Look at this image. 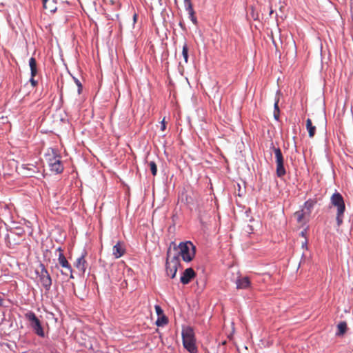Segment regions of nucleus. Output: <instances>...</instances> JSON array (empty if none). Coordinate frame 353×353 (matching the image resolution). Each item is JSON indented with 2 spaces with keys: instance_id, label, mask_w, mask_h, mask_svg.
<instances>
[{
  "instance_id": "nucleus-15",
  "label": "nucleus",
  "mask_w": 353,
  "mask_h": 353,
  "mask_svg": "<svg viewBox=\"0 0 353 353\" xmlns=\"http://www.w3.org/2000/svg\"><path fill=\"white\" fill-rule=\"evenodd\" d=\"M236 288L237 289H247L250 286V281L249 277H239L236 281Z\"/></svg>"
},
{
  "instance_id": "nucleus-3",
  "label": "nucleus",
  "mask_w": 353,
  "mask_h": 353,
  "mask_svg": "<svg viewBox=\"0 0 353 353\" xmlns=\"http://www.w3.org/2000/svg\"><path fill=\"white\" fill-rule=\"evenodd\" d=\"M181 334L184 347L190 353H196L197 347L193 328L190 326L183 327Z\"/></svg>"
},
{
  "instance_id": "nucleus-32",
  "label": "nucleus",
  "mask_w": 353,
  "mask_h": 353,
  "mask_svg": "<svg viewBox=\"0 0 353 353\" xmlns=\"http://www.w3.org/2000/svg\"><path fill=\"white\" fill-rule=\"evenodd\" d=\"M2 303H3V299H0V305H2Z\"/></svg>"
},
{
  "instance_id": "nucleus-13",
  "label": "nucleus",
  "mask_w": 353,
  "mask_h": 353,
  "mask_svg": "<svg viewBox=\"0 0 353 353\" xmlns=\"http://www.w3.org/2000/svg\"><path fill=\"white\" fill-rule=\"evenodd\" d=\"M86 266L87 262L85 259V255L82 254L77 259L76 263H74V267L81 274H84L86 270Z\"/></svg>"
},
{
  "instance_id": "nucleus-20",
  "label": "nucleus",
  "mask_w": 353,
  "mask_h": 353,
  "mask_svg": "<svg viewBox=\"0 0 353 353\" xmlns=\"http://www.w3.org/2000/svg\"><path fill=\"white\" fill-rule=\"evenodd\" d=\"M347 323L345 321L341 322L337 325V332L336 335L338 336H342L343 335L346 331H347Z\"/></svg>"
},
{
  "instance_id": "nucleus-18",
  "label": "nucleus",
  "mask_w": 353,
  "mask_h": 353,
  "mask_svg": "<svg viewBox=\"0 0 353 353\" xmlns=\"http://www.w3.org/2000/svg\"><path fill=\"white\" fill-rule=\"evenodd\" d=\"M306 128L308 131L309 137L312 138L316 132V127L313 125L312 120L310 119H307L306 120Z\"/></svg>"
},
{
  "instance_id": "nucleus-8",
  "label": "nucleus",
  "mask_w": 353,
  "mask_h": 353,
  "mask_svg": "<svg viewBox=\"0 0 353 353\" xmlns=\"http://www.w3.org/2000/svg\"><path fill=\"white\" fill-rule=\"evenodd\" d=\"M273 150H274L275 158H276V175L279 177H282L286 173L284 165H283V161H284L283 157L281 150L279 148H274Z\"/></svg>"
},
{
  "instance_id": "nucleus-23",
  "label": "nucleus",
  "mask_w": 353,
  "mask_h": 353,
  "mask_svg": "<svg viewBox=\"0 0 353 353\" xmlns=\"http://www.w3.org/2000/svg\"><path fill=\"white\" fill-rule=\"evenodd\" d=\"M182 54L184 58V61L185 63H188V47L186 43H185L183 46L182 49Z\"/></svg>"
},
{
  "instance_id": "nucleus-2",
  "label": "nucleus",
  "mask_w": 353,
  "mask_h": 353,
  "mask_svg": "<svg viewBox=\"0 0 353 353\" xmlns=\"http://www.w3.org/2000/svg\"><path fill=\"white\" fill-rule=\"evenodd\" d=\"M336 209V220L337 225L340 226L343 220L345 212V204L343 196L339 192L334 193L330 197V207Z\"/></svg>"
},
{
  "instance_id": "nucleus-25",
  "label": "nucleus",
  "mask_w": 353,
  "mask_h": 353,
  "mask_svg": "<svg viewBox=\"0 0 353 353\" xmlns=\"http://www.w3.org/2000/svg\"><path fill=\"white\" fill-rule=\"evenodd\" d=\"M154 309H155V311H156L157 314L159 316H162V315H164V314H163V310L161 309V307L159 305H156L154 306Z\"/></svg>"
},
{
  "instance_id": "nucleus-22",
  "label": "nucleus",
  "mask_w": 353,
  "mask_h": 353,
  "mask_svg": "<svg viewBox=\"0 0 353 353\" xmlns=\"http://www.w3.org/2000/svg\"><path fill=\"white\" fill-rule=\"evenodd\" d=\"M168 323V319L165 315L160 316L156 321L157 326H163Z\"/></svg>"
},
{
  "instance_id": "nucleus-12",
  "label": "nucleus",
  "mask_w": 353,
  "mask_h": 353,
  "mask_svg": "<svg viewBox=\"0 0 353 353\" xmlns=\"http://www.w3.org/2000/svg\"><path fill=\"white\" fill-rule=\"evenodd\" d=\"M23 170V174L26 176H33L34 174L39 172V168L34 164H26L22 165Z\"/></svg>"
},
{
  "instance_id": "nucleus-1",
  "label": "nucleus",
  "mask_w": 353,
  "mask_h": 353,
  "mask_svg": "<svg viewBox=\"0 0 353 353\" xmlns=\"http://www.w3.org/2000/svg\"><path fill=\"white\" fill-rule=\"evenodd\" d=\"M173 247L174 250H179L176 254L174 255L181 256L183 261L185 262H190L192 261L195 256L196 248L190 241L181 242L179 245L172 241L170 243L169 248Z\"/></svg>"
},
{
  "instance_id": "nucleus-34",
  "label": "nucleus",
  "mask_w": 353,
  "mask_h": 353,
  "mask_svg": "<svg viewBox=\"0 0 353 353\" xmlns=\"http://www.w3.org/2000/svg\"><path fill=\"white\" fill-rule=\"evenodd\" d=\"M305 244H306V242H305V243H303V245H302V246H303V247H304V246H305Z\"/></svg>"
},
{
  "instance_id": "nucleus-17",
  "label": "nucleus",
  "mask_w": 353,
  "mask_h": 353,
  "mask_svg": "<svg viewBox=\"0 0 353 353\" xmlns=\"http://www.w3.org/2000/svg\"><path fill=\"white\" fill-rule=\"evenodd\" d=\"M315 203L316 201L312 199H309L304 203L303 210L307 214V216L310 215Z\"/></svg>"
},
{
  "instance_id": "nucleus-29",
  "label": "nucleus",
  "mask_w": 353,
  "mask_h": 353,
  "mask_svg": "<svg viewBox=\"0 0 353 353\" xmlns=\"http://www.w3.org/2000/svg\"><path fill=\"white\" fill-rule=\"evenodd\" d=\"M165 128H166V125H165V118H163V119L161 121V130L162 131H164L165 130Z\"/></svg>"
},
{
  "instance_id": "nucleus-6",
  "label": "nucleus",
  "mask_w": 353,
  "mask_h": 353,
  "mask_svg": "<svg viewBox=\"0 0 353 353\" xmlns=\"http://www.w3.org/2000/svg\"><path fill=\"white\" fill-rule=\"evenodd\" d=\"M47 161L52 172L59 174L63 172V166L61 163V157L58 155L53 150L52 154H47Z\"/></svg>"
},
{
  "instance_id": "nucleus-10",
  "label": "nucleus",
  "mask_w": 353,
  "mask_h": 353,
  "mask_svg": "<svg viewBox=\"0 0 353 353\" xmlns=\"http://www.w3.org/2000/svg\"><path fill=\"white\" fill-rule=\"evenodd\" d=\"M195 276L196 273L194 270L189 268L184 270L182 276H181L180 281L183 284L186 285L188 284Z\"/></svg>"
},
{
  "instance_id": "nucleus-33",
  "label": "nucleus",
  "mask_w": 353,
  "mask_h": 353,
  "mask_svg": "<svg viewBox=\"0 0 353 353\" xmlns=\"http://www.w3.org/2000/svg\"><path fill=\"white\" fill-rule=\"evenodd\" d=\"M136 18H137V15L135 14V15L134 16V21L136 20Z\"/></svg>"
},
{
  "instance_id": "nucleus-26",
  "label": "nucleus",
  "mask_w": 353,
  "mask_h": 353,
  "mask_svg": "<svg viewBox=\"0 0 353 353\" xmlns=\"http://www.w3.org/2000/svg\"><path fill=\"white\" fill-rule=\"evenodd\" d=\"M75 82L78 86V94H81V90H82V85L78 79H75Z\"/></svg>"
},
{
  "instance_id": "nucleus-24",
  "label": "nucleus",
  "mask_w": 353,
  "mask_h": 353,
  "mask_svg": "<svg viewBox=\"0 0 353 353\" xmlns=\"http://www.w3.org/2000/svg\"><path fill=\"white\" fill-rule=\"evenodd\" d=\"M148 166L150 167V171L152 175L154 176L157 174V166L154 161H150L148 163Z\"/></svg>"
},
{
  "instance_id": "nucleus-19",
  "label": "nucleus",
  "mask_w": 353,
  "mask_h": 353,
  "mask_svg": "<svg viewBox=\"0 0 353 353\" xmlns=\"http://www.w3.org/2000/svg\"><path fill=\"white\" fill-rule=\"evenodd\" d=\"M29 65L31 70V76L35 77L37 74V61L34 57H31L29 60Z\"/></svg>"
},
{
  "instance_id": "nucleus-16",
  "label": "nucleus",
  "mask_w": 353,
  "mask_h": 353,
  "mask_svg": "<svg viewBox=\"0 0 353 353\" xmlns=\"http://www.w3.org/2000/svg\"><path fill=\"white\" fill-rule=\"evenodd\" d=\"M294 216L296 218L297 222L300 224L305 223L307 221L306 218L309 216H307V214L305 213V212L303 209L296 212L294 214Z\"/></svg>"
},
{
  "instance_id": "nucleus-14",
  "label": "nucleus",
  "mask_w": 353,
  "mask_h": 353,
  "mask_svg": "<svg viewBox=\"0 0 353 353\" xmlns=\"http://www.w3.org/2000/svg\"><path fill=\"white\" fill-rule=\"evenodd\" d=\"M184 6L186 10L188 12L190 17L192 21L196 24L197 23L196 18L194 17V11L193 9L192 3L191 0H184Z\"/></svg>"
},
{
  "instance_id": "nucleus-11",
  "label": "nucleus",
  "mask_w": 353,
  "mask_h": 353,
  "mask_svg": "<svg viewBox=\"0 0 353 353\" xmlns=\"http://www.w3.org/2000/svg\"><path fill=\"white\" fill-rule=\"evenodd\" d=\"M125 252V244L121 241H118L112 248V254L116 259L121 257Z\"/></svg>"
},
{
  "instance_id": "nucleus-7",
  "label": "nucleus",
  "mask_w": 353,
  "mask_h": 353,
  "mask_svg": "<svg viewBox=\"0 0 353 353\" xmlns=\"http://www.w3.org/2000/svg\"><path fill=\"white\" fill-rule=\"evenodd\" d=\"M26 319L30 323V325L35 334L39 336L44 337L45 333L41 326V321L33 312H28L25 314Z\"/></svg>"
},
{
  "instance_id": "nucleus-4",
  "label": "nucleus",
  "mask_w": 353,
  "mask_h": 353,
  "mask_svg": "<svg viewBox=\"0 0 353 353\" xmlns=\"http://www.w3.org/2000/svg\"><path fill=\"white\" fill-rule=\"evenodd\" d=\"M180 265V260L178 255L172 256L170 248L167 251V258L165 263V271L167 276L171 279L176 276L178 266Z\"/></svg>"
},
{
  "instance_id": "nucleus-9",
  "label": "nucleus",
  "mask_w": 353,
  "mask_h": 353,
  "mask_svg": "<svg viewBox=\"0 0 353 353\" xmlns=\"http://www.w3.org/2000/svg\"><path fill=\"white\" fill-rule=\"evenodd\" d=\"M57 250L59 251L58 258L59 263L62 268L65 269V271L62 272V274L66 276H68L70 274V277L73 278L72 267L68 263L67 259L65 257L64 254H63L61 248H59Z\"/></svg>"
},
{
  "instance_id": "nucleus-21",
  "label": "nucleus",
  "mask_w": 353,
  "mask_h": 353,
  "mask_svg": "<svg viewBox=\"0 0 353 353\" xmlns=\"http://www.w3.org/2000/svg\"><path fill=\"white\" fill-rule=\"evenodd\" d=\"M279 99L277 98L275 100V102L274 104V117L276 121H278L279 119V113H280V110H279Z\"/></svg>"
},
{
  "instance_id": "nucleus-27",
  "label": "nucleus",
  "mask_w": 353,
  "mask_h": 353,
  "mask_svg": "<svg viewBox=\"0 0 353 353\" xmlns=\"http://www.w3.org/2000/svg\"><path fill=\"white\" fill-rule=\"evenodd\" d=\"M46 10H49L51 12H54L57 10V7L54 6L49 5L48 6V8Z\"/></svg>"
},
{
  "instance_id": "nucleus-31",
  "label": "nucleus",
  "mask_w": 353,
  "mask_h": 353,
  "mask_svg": "<svg viewBox=\"0 0 353 353\" xmlns=\"http://www.w3.org/2000/svg\"><path fill=\"white\" fill-rule=\"evenodd\" d=\"M301 236H305V232H303H303H301Z\"/></svg>"
},
{
  "instance_id": "nucleus-30",
  "label": "nucleus",
  "mask_w": 353,
  "mask_h": 353,
  "mask_svg": "<svg viewBox=\"0 0 353 353\" xmlns=\"http://www.w3.org/2000/svg\"><path fill=\"white\" fill-rule=\"evenodd\" d=\"M48 1V0H42V1H43V6L44 9H47L48 8V4H47Z\"/></svg>"
},
{
  "instance_id": "nucleus-5",
  "label": "nucleus",
  "mask_w": 353,
  "mask_h": 353,
  "mask_svg": "<svg viewBox=\"0 0 353 353\" xmlns=\"http://www.w3.org/2000/svg\"><path fill=\"white\" fill-rule=\"evenodd\" d=\"M36 274L43 288L48 292L51 288L52 278L43 263H39L38 268L36 270Z\"/></svg>"
},
{
  "instance_id": "nucleus-28",
  "label": "nucleus",
  "mask_w": 353,
  "mask_h": 353,
  "mask_svg": "<svg viewBox=\"0 0 353 353\" xmlns=\"http://www.w3.org/2000/svg\"><path fill=\"white\" fill-rule=\"evenodd\" d=\"M34 77L31 76L30 81L32 85L34 87L37 85V81L36 80H34Z\"/></svg>"
}]
</instances>
